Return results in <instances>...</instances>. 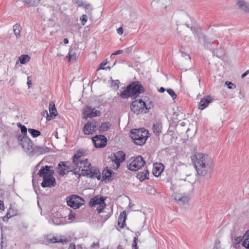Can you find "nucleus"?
<instances>
[{
	"label": "nucleus",
	"instance_id": "f257e3e1",
	"mask_svg": "<svg viewBox=\"0 0 249 249\" xmlns=\"http://www.w3.org/2000/svg\"><path fill=\"white\" fill-rule=\"evenodd\" d=\"M195 157L194 163L197 174L209 178L213 167V161L211 157L203 153H197L195 155Z\"/></svg>",
	"mask_w": 249,
	"mask_h": 249
},
{
	"label": "nucleus",
	"instance_id": "f03ea898",
	"mask_svg": "<svg viewBox=\"0 0 249 249\" xmlns=\"http://www.w3.org/2000/svg\"><path fill=\"white\" fill-rule=\"evenodd\" d=\"M145 91L144 87L139 81H134L128 84L125 89L121 92L120 96L124 99L131 97L133 99L137 98L140 94Z\"/></svg>",
	"mask_w": 249,
	"mask_h": 249
},
{
	"label": "nucleus",
	"instance_id": "7ed1b4c3",
	"mask_svg": "<svg viewBox=\"0 0 249 249\" xmlns=\"http://www.w3.org/2000/svg\"><path fill=\"white\" fill-rule=\"evenodd\" d=\"M148 134V131L144 128L133 129L130 131V137L136 145H142L149 137Z\"/></svg>",
	"mask_w": 249,
	"mask_h": 249
},
{
	"label": "nucleus",
	"instance_id": "20e7f679",
	"mask_svg": "<svg viewBox=\"0 0 249 249\" xmlns=\"http://www.w3.org/2000/svg\"><path fill=\"white\" fill-rule=\"evenodd\" d=\"M81 168V174H77L78 177L81 176L87 177L91 178H96L98 180L101 179L100 171L97 167L91 166L89 162H86V165Z\"/></svg>",
	"mask_w": 249,
	"mask_h": 249
},
{
	"label": "nucleus",
	"instance_id": "39448f33",
	"mask_svg": "<svg viewBox=\"0 0 249 249\" xmlns=\"http://www.w3.org/2000/svg\"><path fill=\"white\" fill-rule=\"evenodd\" d=\"M147 107L146 103L141 99L132 101L130 105L131 111L137 115L148 112L149 108Z\"/></svg>",
	"mask_w": 249,
	"mask_h": 249
},
{
	"label": "nucleus",
	"instance_id": "423d86ee",
	"mask_svg": "<svg viewBox=\"0 0 249 249\" xmlns=\"http://www.w3.org/2000/svg\"><path fill=\"white\" fill-rule=\"evenodd\" d=\"M191 22L192 23L191 25L186 23H185V25L188 28H190L191 31L194 34V36L197 38L198 41L200 42L202 40L203 42L204 46L206 47H208L209 43L207 42V37L201 32V29L196 24L195 22H193L192 20Z\"/></svg>",
	"mask_w": 249,
	"mask_h": 249
},
{
	"label": "nucleus",
	"instance_id": "0eeeda50",
	"mask_svg": "<svg viewBox=\"0 0 249 249\" xmlns=\"http://www.w3.org/2000/svg\"><path fill=\"white\" fill-rule=\"evenodd\" d=\"M19 144L21 146L23 150L30 156L34 148V144L31 140L28 137H22L21 135L17 136Z\"/></svg>",
	"mask_w": 249,
	"mask_h": 249
},
{
	"label": "nucleus",
	"instance_id": "6e6552de",
	"mask_svg": "<svg viewBox=\"0 0 249 249\" xmlns=\"http://www.w3.org/2000/svg\"><path fill=\"white\" fill-rule=\"evenodd\" d=\"M67 205L74 209L79 208L81 206L85 204V200L81 196L71 195L66 197Z\"/></svg>",
	"mask_w": 249,
	"mask_h": 249
},
{
	"label": "nucleus",
	"instance_id": "1a4fd4ad",
	"mask_svg": "<svg viewBox=\"0 0 249 249\" xmlns=\"http://www.w3.org/2000/svg\"><path fill=\"white\" fill-rule=\"evenodd\" d=\"M145 164L143 158L141 156H138L127 166V167L131 171H136L141 169Z\"/></svg>",
	"mask_w": 249,
	"mask_h": 249
},
{
	"label": "nucleus",
	"instance_id": "9d476101",
	"mask_svg": "<svg viewBox=\"0 0 249 249\" xmlns=\"http://www.w3.org/2000/svg\"><path fill=\"white\" fill-rule=\"evenodd\" d=\"M92 140L96 148H103L107 144V138L103 135H96L92 138Z\"/></svg>",
	"mask_w": 249,
	"mask_h": 249
},
{
	"label": "nucleus",
	"instance_id": "9b49d317",
	"mask_svg": "<svg viewBox=\"0 0 249 249\" xmlns=\"http://www.w3.org/2000/svg\"><path fill=\"white\" fill-rule=\"evenodd\" d=\"M68 163V162H60L58 164L57 173L61 176H64L69 172H72L73 174L76 175L77 174L75 172H73L72 170H71L70 167L67 164Z\"/></svg>",
	"mask_w": 249,
	"mask_h": 249
},
{
	"label": "nucleus",
	"instance_id": "f8f14e48",
	"mask_svg": "<svg viewBox=\"0 0 249 249\" xmlns=\"http://www.w3.org/2000/svg\"><path fill=\"white\" fill-rule=\"evenodd\" d=\"M53 168V167L52 166H42L37 174L40 177L43 178L47 177L52 176L54 173V171Z\"/></svg>",
	"mask_w": 249,
	"mask_h": 249
},
{
	"label": "nucleus",
	"instance_id": "ddd939ff",
	"mask_svg": "<svg viewBox=\"0 0 249 249\" xmlns=\"http://www.w3.org/2000/svg\"><path fill=\"white\" fill-rule=\"evenodd\" d=\"M51 149L46 146H39L34 145L33 149L30 156H39L50 152Z\"/></svg>",
	"mask_w": 249,
	"mask_h": 249
},
{
	"label": "nucleus",
	"instance_id": "4468645a",
	"mask_svg": "<svg viewBox=\"0 0 249 249\" xmlns=\"http://www.w3.org/2000/svg\"><path fill=\"white\" fill-rule=\"evenodd\" d=\"M56 184V180L53 175L43 178L41 186L43 188H52Z\"/></svg>",
	"mask_w": 249,
	"mask_h": 249
},
{
	"label": "nucleus",
	"instance_id": "2eb2a0df",
	"mask_svg": "<svg viewBox=\"0 0 249 249\" xmlns=\"http://www.w3.org/2000/svg\"><path fill=\"white\" fill-rule=\"evenodd\" d=\"M106 197L102 196L99 197L98 196H95L91 198L90 200L89 205L91 207L95 206L96 205H104L105 207L106 205L105 202Z\"/></svg>",
	"mask_w": 249,
	"mask_h": 249
},
{
	"label": "nucleus",
	"instance_id": "dca6fc26",
	"mask_svg": "<svg viewBox=\"0 0 249 249\" xmlns=\"http://www.w3.org/2000/svg\"><path fill=\"white\" fill-rule=\"evenodd\" d=\"M164 166L162 164L155 163L153 164L152 173L155 177L160 176L163 170Z\"/></svg>",
	"mask_w": 249,
	"mask_h": 249
},
{
	"label": "nucleus",
	"instance_id": "f3484780",
	"mask_svg": "<svg viewBox=\"0 0 249 249\" xmlns=\"http://www.w3.org/2000/svg\"><path fill=\"white\" fill-rule=\"evenodd\" d=\"M212 101L211 96L207 95L202 98L199 102L198 108L203 110L206 108Z\"/></svg>",
	"mask_w": 249,
	"mask_h": 249
},
{
	"label": "nucleus",
	"instance_id": "a211bd4d",
	"mask_svg": "<svg viewBox=\"0 0 249 249\" xmlns=\"http://www.w3.org/2000/svg\"><path fill=\"white\" fill-rule=\"evenodd\" d=\"M59 215L61 214L59 213H56V215L57 217L54 216L52 218L53 223L56 225H64L66 223L65 217L62 216L59 217Z\"/></svg>",
	"mask_w": 249,
	"mask_h": 249
},
{
	"label": "nucleus",
	"instance_id": "6ab92c4d",
	"mask_svg": "<svg viewBox=\"0 0 249 249\" xmlns=\"http://www.w3.org/2000/svg\"><path fill=\"white\" fill-rule=\"evenodd\" d=\"M175 199L178 204L182 206L188 203L189 197L186 196H181L178 195L175 196Z\"/></svg>",
	"mask_w": 249,
	"mask_h": 249
},
{
	"label": "nucleus",
	"instance_id": "aec40b11",
	"mask_svg": "<svg viewBox=\"0 0 249 249\" xmlns=\"http://www.w3.org/2000/svg\"><path fill=\"white\" fill-rule=\"evenodd\" d=\"M152 129L153 132L157 135L159 136L161 133L162 124L160 122L156 121L154 122Z\"/></svg>",
	"mask_w": 249,
	"mask_h": 249
},
{
	"label": "nucleus",
	"instance_id": "412c9836",
	"mask_svg": "<svg viewBox=\"0 0 249 249\" xmlns=\"http://www.w3.org/2000/svg\"><path fill=\"white\" fill-rule=\"evenodd\" d=\"M126 219V212L124 211L121 213L118 218V225L121 228L123 229L124 228V225L125 224Z\"/></svg>",
	"mask_w": 249,
	"mask_h": 249
},
{
	"label": "nucleus",
	"instance_id": "4be33fe9",
	"mask_svg": "<svg viewBox=\"0 0 249 249\" xmlns=\"http://www.w3.org/2000/svg\"><path fill=\"white\" fill-rule=\"evenodd\" d=\"M113 173V172L111 169L106 167L102 172L103 180H112L111 176Z\"/></svg>",
	"mask_w": 249,
	"mask_h": 249
},
{
	"label": "nucleus",
	"instance_id": "5701e85b",
	"mask_svg": "<svg viewBox=\"0 0 249 249\" xmlns=\"http://www.w3.org/2000/svg\"><path fill=\"white\" fill-rule=\"evenodd\" d=\"M91 124L92 123H91L90 121H88V122L85 124L82 129V131L85 135H89L94 133V131L91 129Z\"/></svg>",
	"mask_w": 249,
	"mask_h": 249
},
{
	"label": "nucleus",
	"instance_id": "b1692460",
	"mask_svg": "<svg viewBox=\"0 0 249 249\" xmlns=\"http://www.w3.org/2000/svg\"><path fill=\"white\" fill-rule=\"evenodd\" d=\"M50 117L52 119L54 118L57 115L56 108L55 107L54 103L51 101L49 103Z\"/></svg>",
	"mask_w": 249,
	"mask_h": 249
},
{
	"label": "nucleus",
	"instance_id": "393cba45",
	"mask_svg": "<svg viewBox=\"0 0 249 249\" xmlns=\"http://www.w3.org/2000/svg\"><path fill=\"white\" fill-rule=\"evenodd\" d=\"M149 173L147 170H144L142 172H139L137 175V178L139 179L141 182L143 181L145 179L148 178Z\"/></svg>",
	"mask_w": 249,
	"mask_h": 249
},
{
	"label": "nucleus",
	"instance_id": "a878e982",
	"mask_svg": "<svg viewBox=\"0 0 249 249\" xmlns=\"http://www.w3.org/2000/svg\"><path fill=\"white\" fill-rule=\"evenodd\" d=\"M244 241L242 242V246L246 249H249V230H248L243 235Z\"/></svg>",
	"mask_w": 249,
	"mask_h": 249
},
{
	"label": "nucleus",
	"instance_id": "bb28decb",
	"mask_svg": "<svg viewBox=\"0 0 249 249\" xmlns=\"http://www.w3.org/2000/svg\"><path fill=\"white\" fill-rule=\"evenodd\" d=\"M237 4L241 10L246 12H249V3L246 2L244 0H240Z\"/></svg>",
	"mask_w": 249,
	"mask_h": 249
},
{
	"label": "nucleus",
	"instance_id": "cd10ccee",
	"mask_svg": "<svg viewBox=\"0 0 249 249\" xmlns=\"http://www.w3.org/2000/svg\"><path fill=\"white\" fill-rule=\"evenodd\" d=\"M110 126L111 124L109 122H107L102 123L99 127V133H103L107 131L110 127Z\"/></svg>",
	"mask_w": 249,
	"mask_h": 249
},
{
	"label": "nucleus",
	"instance_id": "c85d7f7f",
	"mask_svg": "<svg viewBox=\"0 0 249 249\" xmlns=\"http://www.w3.org/2000/svg\"><path fill=\"white\" fill-rule=\"evenodd\" d=\"M92 109L89 107L87 106L84 110L83 118L87 119L88 118H92Z\"/></svg>",
	"mask_w": 249,
	"mask_h": 249
},
{
	"label": "nucleus",
	"instance_id": "c756f323",
	"mask_svg": "<svg viewBox=\"0 0 249 249\" xmlns=\"http://www.w3.org/2000/svg\"><path fill=\"white\" fill-rule=\"evenodd\" d=\"M109 158L111 159L112 161L115 163L116 165V168L118 169L120 167L121 163L122 162L121 160L118 159L114 153L111 154L109 156Z\"/></svg>",
	"mask_w": 249,
	"mask_h": 249
},
{
	"label": "nucleus",
	"instance_id": "7c9ffc66",
	"mask_svg": "<svg viewBox=\"0 0 249 249\" xmlns=\"http://www.w3.org/2000/svg\"><path fill=\"white\" fill-rule=\"evenodd\" d=\"M21 29V26L18 24H16L13 26L14 33L17 38L20 37Z\"/></svg>",
	"mask_w": 249,
	"mask_h": 249
},
{
	"label": "nucleus",
	"instance_id": "2f4dec72",
	"mask_svg": "<svg viewBox=\"0 0 249 249\" xmlns=\"http://www.w3.org/2000/svg\"><path fill=\"white\" fill-rule=\"evenodd\" d=\"M46 240L50 243H63V240L61 239L57 238L56 237H51V235H48L46 237Z\"/></svg>",
	"mask_w": 249,
	"mask_h": 249
},
{
	"label": "nucleus",
	"instance_id": "473e14b6",
	"mask_svg": "<svg viewBox=\"0 0 249 249\" xmlns=\"http://www.w3.org/2000/svg\"><path fill=\"white\" fill-rule=\"evenodd\" d=\"M89 162L87 159H85L84 160H80L73 162L75 165L76 166V168H78L79 170L82 168L83 165H86V162Z\"/></svg>",
	"mask_w": 249,
	"mask_h": 249
},
{
	"label": "nucleus",
	"instance_id": "72a5a7b5",
	"mask_svg": "<svg viewBox=\"0 0 249 249\" xmlns=\"http://www.w3.org/2000/svg\"><path fill=\"white\" fill-rule=\"evenodd\" d=\"M31 57L28 54H23L18 58L19 61L21 64H25L30 60Z\"/></svg>",
	"mask_w": 249,
	"mask_h": 249
},
{
	"label": "nucleus",
	"instance_id": "f704fd0d",
	"mask_svg": "<svg viewBox=\"0 0 249 249\" xmlns=\"http://www.w3.org/2000/svg\"><path fill=\"white\" fill-rule=\"evenodd\" d=\"M84 154V151L78 150L73 156V162L80 160V158L83 156Z\"/></svg>",
	"mask_w": 249,
	"mask_h": 249
},
{
	"label": "nucleus",
	"instance_id": "c9c22d12",
	"mask_svg": "<svg viewBox=\"0 0 249 249\" xmlns=\"http://www.w3.org/2000/svg\"><path fill=\"white\" fill-rule=\"evenodd\" d=\"M28 130L33 138H36L41 135V132L38 130L34 128H29Z\"/></svg>",
	"mask_w": 249,
	"mask_h": 249
},
{
	"label": "nucleus",
	"instance_id": "e433bc0d",
	"mask_svg": "<svg viewBox=\"0 0 249 249\" xmlns=\"http://www.w3.org/2000/svg\"><path fill=\"white\" fill-rule=\"evenodd\" d=\"M41 0H26L25 4L29 6H37L40 3Z\"/></svg>",
	"mask_w": 249,
	"mask_h": 249
},
{
	"label": "nucleus",
	"instance_id": "4c0bfd02",
	"mask_svg": "<svg viewBox=\"0 0 249 249\" xmlns=\"http://www.w3.org/2000/svg\"><path fill=\"white\" fill-rule=\"evenodd\" d=\"M114 154L116 156V157L119 159L123 162L125 160V155L124 153L122 151H118L116 153H114Z\"/></svg>",
	"mask_w": 249,
	"mask_h": 249
},
{
	"label": "nucleus",
	"instance_id": "58836bf2",
	"mask_svg": "<svg viewBox=\"0 0 249 249\" xmlns=\"http://www.w3.org/2000/svg\"><path fill=\"white\" fill-rule=\"evenodd\" d=\"M83 7L85 9L86 12L88 14L90 13L92 10V5L90 3L87 2L85 3Z\"/></svg>",
	"mask_w": 249,
	"mask_h": 249
},
{
	"label": "nucleus",
	"instance_id": "ea45409f",
	"mask_svg": "<svg viewBox=\"0 0 249 249\" xmlns=\"http://www.w3.org/2000/svg\"><path fill=\"white\" fill-rule=\"evenodd\" d=\"M166 91L168 92V93L171 96L173 100H174L177 98V95L172 89H166Z\"/></svg>",
	"mask_w": 249,
	"mask_h": 249
},
{
	"label": "nucleus",
	"instance_id": "a19ab883",
	"mask_svg": "<svg viewBox=\"0 0 249 249\" xmlns=\"http://www.w3.org/2000/svg\"><path fill=\"white\" fill-rule=\"evenodd\" d=\"M242 241L243 242L244 241L243 236L242 237V238H241V236L235 237L233 240V243L235 244V247H236V246L238 245Z\"/></svg>",
	"mask_w": 249,
	"mask_h": 249
},
{
	"label": "nucleus",
	"instance_id": "79ce46f5",
	"mask_svg": "<svg viewBox=\"0 0 249 249\" xmlns=\"http://www.w3.org/2000/svg\"><path fill=\"white\" fill-rule=\"evenodd\" d=\"M16 215V213L13 209H9L7 213H6V217L8 218H11Z\"/></svg>",
	"mask_w": 249,
	"mask_h": 249
},
{
	"label": "nucleus",
	"instance_id": "37998d69",
	"mask_svg": "<svg viewBox=\"0 0 249 249\" xmlns=\"http://www.w3.org/2000/svg\"><path fill=\"white\" fill-rule=\"evenodd\" d=\"M20 130L22 134V137H27V129L25 125H21L20 127Z\"/></svg>",
	"mask_w": 249,
	"mask_h": 249
},
{
	"label": "nucleus",
	"instance_id": "c03bdc74",
	"mask_svg": "<svg viewBox=\"0 0 249 249\" xmlns=\"http://www.w3.org/2000/svg\"><path fill=\"white\" fill-rule=\"evenodd\" d=\"M107 64V60H105L103 61L99 65V67L97 69V71H99L100 70H105L107 68H105L104 66L106 65Z\"/></svg>",
	"mask_w": 249,
	"mask_h": 249
},
{
	"label": "nucleus",
	"instance_id": "a18cd8bd",
	"mask_svg": "<svg viewBox=\"0 0 249 249\" xmlns=\"http://www.w3.org/2000/svg\"><path fill=\"white\" fill-rule=\"evenodd\" d=\"M75 3L78 6V7H83L86 2L84 0H74Z\"/></svg>",
	"mask_w": 249,
	"mask_h": 249
},
{
	"label": "nucleus",
	"instance_id": "49530a36",
	"mask_svg": "<svg viewBox=\"0 0 249 249\" xmlns=\"http://www.w3.org/2000/svg\"><path fill=\"white\" fill-rule=\"evenodd\" d=\"M225 84L227 86L228 88L229 89H233L236 88L235 85L231 82L226 81Z\"/></svg>",
	"mask_w": 249,
	"mask_h": 249
},
{
	"label": "nucleus",
	"instance_id": "de8ad7c7",
	"mask_svg": "<svg viewBox=\"0 0 249 249\" xmlns=\"http://www.w3.org/2000/svg\"><path fill=\"white\" fill-rule=\"evenodd\" d=\"M80 20L83 25H84L87 21V17L86 15H83L80 18Z\"/></svg>",
	"mask_w": 249,
	"mask_h": 249
},
{
	"label": "nucleus",
	"instance_id": "09e8293b",
	"mask_svg": "<svg viewBox=\"0 0 249 249\" xmlns=\"http://www.w3.org/2000/svg\"><path fill=\"white\" fill-rule=\"evenodd\" d=\"M91 123H92L91 124V129L92 131H94V133L95 132V128L97 127V122L95 120H92L91 122Z\"/></svg>",
	"mask_w": 249,
	"mask_h": 249
},
{
	"label": "nucleus",
	"instance_id": "8fccbe9b",
	"mask_svg": "<svg viewBox=\"0 0 249 249\" xmlns=\"http://www.w3.org/2000/svg\"><path fill=\"white\" fill-rule=\"evenodd\" d=\"M100 111L99 110H95V108L92 109V117H94L100 115Z\"/></svg>",
	"mask_w": 249,
	"mask_h": 249
},
{
	"label": "nucleus",
	"instance_id": "3c124183",
	"mask_svg": "<svg viewBox=\"0 0 249 249\" xmlns=\"http://www.w3.org/2000/svg\"><path fill=\"white\" fill-rule=\"evenodd\" d=\"M75 53L72 51V50L70 49L69 52L68 54L67 57H69V60L70 61L73 56L74 55Z\"/></svg>",
	"mask_w": 249,
	"mask_h": 249
},
{
	"label": "nucleus",
	"instance_id": "603ef678",
	"mask_svg": "<svg viewBox=\"0 0 249 249\" xmlns=\"http://www.w3.org/2000/svg\"><path fill=\"white\" fill-rule=\"evenodd\" d=\"M42 115L43 116H46V119L48 121H49L51 119V118L50 117V115H49L48 111L47 110H44L42 112Z\"/></svg>",
	"mask_w": 249,
	"mask_h": 249
},
{
	"label": "nucleus",
	"instance_id": "864d4df0",
	"mask_svg": "<svg viewBox=\"0 0 249 249\" xmlns=\"http://www.w3.org/2000/svg\"><path fill=\"white\" fill-rule=\"evenodd\" d=\"M137 238L136 237H135L133 239V243L132 244V248L133 249H138L137 246Z\"/></svg>",
	"mask_w": 249,
	"mask_h": 249
},
{
	"label": "nucleus",
	"instance_id": "5fc2aeb1",
	"mask_svg": "<svg viewBox=\"0 0 249 249\" xmlns=\"http://www.w3.org/2000/svg\"><path fill=\"white\" fill-rule=\"evenodd\" d=\"M133 46H130V47L125 49L124 51L126 53H129L132 52V51L133 50Z\"/></svg>",
	"mask_w": 249,
	"mask_h": 249
},
{
	"label": "nucleus",
	"instance_id": "6e6d98bb",
	"mask_svg": "<svg viewBox=\"0 0 249 249\" xmlns=\"http://www.w3.org/2000/svg\"><path fill=\"white\" fill-rule=\"evenodd\" d=\"M117 33L120 35H121L123 34V28L122 27H120L117 29Z\"/></svg>",
	"mask_w": 249,
	"mask_h": 249
},
{
	"label": "nucleus",
	"instance_id": "4d7b16f0",
	"mask_svg": "<svg viewBox=\"0 0 249 249\" xmlns=\"http://www.w3.org/2000/svg\"><path fill=\"white\" fill-rule=\"evenodd\" d=\"M75 213H72L71 211V212L69 215V219H72V218H75Z\"/></svg>",
	"mask_w": 249,
	"mask_h": 249
},
{
	"label": "nucleus",
	"instance_id": "13d9d810",
	"mask_svg": "<svg viewBox=\"0 0 249 249\" xmlns=\"http://www.w3.org/2000/svg\"><path fill=\"white\" fill-rule=\"evenodd\" d=\"M123 53V50H118L117 51L115 52V53H113L112 54V55H118V54H121Z\"/></svg>",
	"mask_w": 249,
	"mask_h": 249
},
{
	"label": "nucleus",
	"instance_id": "bf43d9fd",
	"mask_svg": "<svg viewBox=\"0 0 249 249\" xmlns=\"http://www.w3.org/2000/svg\"><path fill=\"white\" fill-rule=\"evenodd\" d=\"M146 106H148L147 108H149L148 109V111H149L151 107H153L154 105H153V102H150L147 105H146Z\"/></svg>",
	"mask_w": 249,
	"mask_h": 249
},
{
	"label": "nucleus",
	"instance_id": "052dcab7",
	"mask_svg": "<svg viewBox=\"0 0 249 249\" xmlns=\"http://www.w3.org/2000/svg\"><path fill=\"white\" fill-rule=\"evenodd\" d=\"M104 209V207H100V208H98H98H97L96 210H97V211L98 212V213H101L103 212V211Z\"/></svg>",
	"mask_w": 249,
	"mask_h": 249
},
{
	"label": "nucleus",
	"instance_id": "680f3d73",
	"mask_svg": "<svg viewBox=\"0 0 249 249\" xmlns=\"http://www.w3.org/2000/svg\"><path fill=\"white\" fill-rule=\"evenodd\" d=\"M68 249H75V246L73 243H71Z\"/></svg>",
	"mask_w": 249,
	"mask_h": 249
},
{
	"label": "nucleus",
	"instance_id": "e2e57ef3",
	"mask_svg": "<svg viewBox=\"0 0 249 249\" xmlns=\"http://www.w3.org/2000/svg\"><path fill=\"white\" fill-rule=\"evenodd\" d=\"M99 246V243L98 242H94L90 246L91 248H93L94 247H98Z\"/></svg>",
	"mask_w": 249,
	"mask_h": 249
},
{
	"label": "nucleus",
	"instance_id": "0e129e2a",
	"mask_svg": "<svg viewBox=\"0 0 249 249\" xmlns=\"http://www.w3.org/2000/svg\"><path fill=\"white\" fill-rule=\"evenodd\" d=\"M249 73V70L246 71L244 73H243L241 77L242 78H244L245 76L247 75V74Z\"/></svg>",
	"mask_w": 249,
	"mask_h": 249
},
{
	"label": "nucleus",
	"instance_id": "69168bd1",
	"mask_svg": "<svg viewBox=\"0 0 249 249\" xmlns=\"http://www.w3.org/2000/svg\"><path fill=\"white\" fill-rule=\"evenodd\" d=\"M27 84L28 86V88L30 87V85L32 84V81L30 79H29V77H28Z\"/></svg>",
	"mask_w": 249,
	"mask_h": 249
},
{
	"label": "nucleus",
	"instance_id": "338daca9",
	"mask_svg": "<svg viewBox=\"0 0 249 249\" xmlns=\"http://www.w3.org/2000/svg\"><path fill=\"white\" fill-rule=\"evenodd\" d=\"M165 89L163 87H160L158 91L160 93H163L165 91Z\"/></svg>",
	"mask_w": 249,
	"mask_h": 249
},
{
	"label": "nucleus",
	"instance_id": "774afa93",
	"mask_svg": "<svg viewBox=\"0 0 249 249\" xmlns=\"http://www.w3.org/2000/svg\"><path fill=\"white\" fill-rule=\"evenodd\" d=\"M63 42L64 43V44H67L69 43V40L67 38H65L63 40Z\"/></svg>",
	"mask_w": 249,
	"mask_h": 249
}]
</instances>
